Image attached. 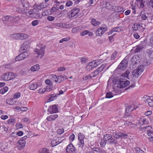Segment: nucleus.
Listing matches in <instances>:
<instances>
[{"instance_id":"obj_5","label":"nucleus","mask_w":153,"mask_h":153,"mask_svg":"<svg viewBox=\"0 0 153 153\" xmlns=\"http://www.w3.org/2000/svg\"><path fill=\"white\" fill-rule=\"evenodd\" d=\"M128 63V61L125 59H124L120 63L115 71H118V70H125L127 66Z\"/></svg>"},{"instance_id":"obj_32","label":"nucleus","mask_w":153,"mask_h":153,"mask_svg":"<svg viewBox=\"0 0 153 153\" xmlns=\"http://www.w3.org/2000/svg\"><path fill=\"white\" fill-rule=\"evenodd\" d=\"M91 24L94 26H97L100 24L99 21H97L95 19H92L91 22Z\"/></svg>"},{"instance_id":"obj_6","label":"nucleus","mask_w":153,"mask_h":153,"mask_svg":"<svg viewBox=\"0 0 153 153\" xmlns=\"http://www.w3.org/2000/svg\"><path fill=\"white\" fill-rule=\"evenodd\" d=\"M15 77L14 74L12 72H7L2 76V79L6 81H8L13 79Z\"/></svg>"},{"instance_id":"obj_64","label":"nucleus","mask_w":153,"mask_h":153,"mask_svg":"<svg viewBox=\"0 0 153 153\" xmlns=\"http://www.w3.org/2000/svg\"><path fill=\"white\" fill-rule=\"evenodd\" d=\"M66 70L65 68L63 67H59L58 68L57 71H63Z\"/></svg>"},{"instance_id":"obj_31","label":"nucleus","mask_w":153,"mask_h":153,"mask_svg":"<svg viewBox=\"0 0 153 153\" xmlns=\"http://www.w3.org/2000/svg\"><path fill=\"white\" fill-rule=\"evenodd\" d=\"M40 69V66L39 65L36 64L32 66L30 68L32 71H39Z\"/></svg>"},{"instance_id":"obj_61","label":"nucleus","mask_w":153,"mask_h":153,"mask_svg":"<svg viewBox=\"0 0 153 153\" xmlns=\"http://www.w3.org/2000/svg\"><path fill=\"white\" fill-rule=\"evenodd\" d=\"M73 3L71 1H68L66 3V5L68 7H70L72 4Z\"/></svg>"},{"instance_id":"obj_33","label":"nucleus","mask_w":153,"mask_h":153,"mask_svg":"<svg viewBox=\"0 0 153 153\" xmlns=\"http://www.w3.org/2000/svg\"><path fill=\"white\" fill-rule=\"evenodd\" d=\"M148 14L144 12V11H142L140 12V15L142 19L144 20H146L147 19Z\"/></svg>"},{"instance_id":"obj_47","label":"nucleus","mask_w":153,"mask_h":153,"mask_svg":"<svg viewBox=\"0 0 153 153\" xmlns=\"http://www.w3.org/2000/svg\"><path fill=\"white\" fill-rule=\"evenodd\" d=\"M88 59L87 58L85 57H81L80 58V61L82 64H85L88 61Z\"/></svg>"},{"instance_id":"obj_11","label":"nucleus","mask_w":153,"mask_h":153,"mask_svg":"<svg viewBox=\"0 0 153 153\" xmlns=\"http://www.w3.org/2000/svg\"><path fill=\"white\" fill-rule=\"evenodd\" d=\"M79 10L80 9L78 8H75L71 10L68 15L69 18H71L74 17L79 13Z\"/></svg>"},{"instance_id":"obj_50","label":"nucleus","mask_w":153,"mask_h":153,"mask_svg":"<svg viewBox=\"0 0 153 153\" xmlns=\"http://www.w3.org/2000/svg\"><path fill=\"white\" fill-rule=\"evenodd\" d=\"M105 141L106 140H104V138L103 139H102L101 140V142L100 143V145L102 147H103L105 145Z\"/></svg>"},{"instance_id":"obj_1","label":"nucleus","mask_w":153,"mask_h":153,"mask_svg":"<svg viewBox=\"0 0 153 153\" xmlns=\"http://www.w3.org/2000/svg\"><path fill=\"white\" fill-rule=\"evenodd\" d=\"M133 110V109H131V106L126 108L124 114V118L126 120H123L125 121L124 124L125 125L129 126L132 124V120L131 119L134 117V114L131 113V111Z\"/></svg>"},{"instance_id":"obj_23","label":"nucleus","mask_w":153,"mask_h":153,"mask_svg":"<svg viewBox=\"0 0 153 153\" xmlns=\"http://www.w3.org/2000/svg\"><path fill=\"white\" fill-rule=\"evenodd\" d=\"M141 27H143V25L140 26V24L137 23H135L132 26V29L133 31H136L138 30Z\"/></svg>"},{"instance_id":"obj_20","label":"nucleus","mask_w":153,"mask_h":153,"mask_svg":"<svg viewBox=\"0 0 153 153\" xmlns=\"http://www.w3.org/2000/svg\"><path fill=\"white\" fill-rule=\"evenodd\" d=\"M20 19V18L19 16H11L10 24L12 25L13 23H16L18 22Z\"/></svg>"},{"instance_id":"obj_48","label":"nucleus","mask_w":153,"mask_h":153,"mask_svg":"<svg viewBox=\"0 0 153 153\" xmlns=\"http://www.w3.org/2000/svg\"><path fill=\"white\" fill-rule=\"evenodd\" d=\"M44 4L43 3H41L37 6L36 8L40 10L44 7Z\"/></svg>"},{"instance_id":"obj_22","label":"nucleus","mask_w":153,"mask_h":153,"mask_svg":"<svg viewBox=\"0 0 153 153\" xmlns=\"http://www.w3.org/2000/svg\"><path fill=\"white\" fill-rule=\"evenodd\" d=\"M68 79L67 76L60 75L57 76V82L60 83Z\"/></svg>"},{"instance_id":"obj_51","label":"nucleus","mask_w":153,"mask_h":153,"mask_svg":"<svg viewBox=\"0 0 153 153\" xmlns=\"http://www.w3.org/2000/svg\"><path fill=\"white\" fill-rule=\"evenodd\" d=\"M55 25L57 27L61 28L64 27L63 23L62 22L56 23L55 24Z\"/></svg>"},{"instance_id":"obj_8","label":"nucleus","mask_w":153,"mask_h":153,"mask_svg":"<svg viewBox=\"0 0 153 153\" xmlns=\"http://www.w3.org/2000/svg\"><path fill=\"white\" fill-rule=\"evenodd\" d=\"M11 19V16H6L2 18V20L5 26H9L12 25V24H10Z\"/></svg>"},{"instance_id":"obj_45","label":"nucleus","mask_w":153,"mask_h":153,"mask_svg":"<svg viewBox=\"0 0 153 153\" xmlns=\"http://www.w3.org/2000/svg\"><path fill=\"white\" fill-rule=\"evenodd\" d=\"M80 29L79 27H76L72 28L71 31L73 33H76L80 31Z\"/></svg>"},{"instance_id":"obj_13","label":"nucleus","mask_w":153,"mask_h":153,"mask_svg":"<svg viewBox=\"0 0 153 153\" xmlns=\"http://www.w3.org/2000/svg\"><path fill=\"white\" fill-rule=\"evenodd\" d=\"M66 150L68 153H75L76 152V149L71 143L67 146Z\"/></svg>"},{"instance_id":"obj_26","label":"nucleus","mask_w":153,"mask_h":153,"mask_svg":"<svg viewBox=\"0 0 153 153\" xmlns=\"http://www.w3.org/2000/svg\"><path fill=\"white\" fill-rule=\"evenodd\" d=\"M144 48V46L143 44H140L136 47L134 50V52L137 53L140 52L143 48Z\"/></svg>"},{"instance_id":"obj_54","label":"nucleus","mask_w":153,"mask_h":153,"mask_svg":"<svg viewBox=\"0 0 153 153\" xmlns=\"http://www.w3.org/2000/svg\"><path fill=\"white\" fill-rule=\"evenodd\" d=\"M75 138V135L74 134H72L69 137V140L73 141L74 140Z\"/></svg>"},{"instance_id":"obj_43","label":"nucleus","mask_w":153,"mask_h":153,"mask_svg":"<svg viewBox=\"0 0 153 153\" xmlns=\"http://www.w3.org/2000/svg\"><path fill=\"white\" fill-rule=\"evenodd\" d=\"M92 150L93 151L96 152L98 153H101L102 151L99 148L97 147H93L91 148Z\"/></svg>"},{"instance_id":"obj_2","label":"nucleus","mask_w":153,"mask_h":153,"mask_svg":"<svg viewBox=\"0 0 153 153\" xmlns=\"http://www.w3.org/2000/svg\"><path fill=\"white\" fill-rule=\"evenodd\" d=\"M130 81L126 79L121 78L118 81L117 87L120 88H123L129 84Z\"/></svg>"},{"instance_id":"obj_55","label":"nucleus","mask_w":153,"mask_h":153,"mask_svg":"<svg viewBox=\"0 0 153 153\" xmlns=\"http://www.w3.org/2000/svg\"><path fill=\"white\" fill-rule=\"evenodd\" d=\"M86 69L87 71L89 72L92 70L93 69L88 64L86 67Z\"/></svg>"},{"instance_id":"obj_63","label":"nucleus","mask_w":153,"mask_h":153,"mask_svg":"<svg viewBox=\"0 0 153 153\" xmlns=\"http://www.w3.org/2000/svg\"><path fill=\"white\" fill-rule=\"evenodd\" d=\"M54 19V17L51 16H49L47 17V19L50 21H52Z\"/></svg>"},{"instance_id":"obj_30","label":"nucleus","mask_w":153,"mask_h":153,"mask_svg":"<svg viewBox=\"0 0 153 153\" xmlns=\"http://www.w3.org/2000/svg\"><path fill=\"white\" fill-rule=\"evenodd\" d=\"M22 4L23 6L26 8H28L29 6V3L27 0H22L21 1Z\"/></svg>"},{"instance_id":"obj_28","label":"nucleus","mask_w":153,"mask_h":153,"mask_svg":"<svg viewBox=\"0 0 153 153\" xmlns=\"http://www.w3.org/2000/svg\"><path fill=\"white\" fill-rule=\"evenodd\" d=\"M18 143L19 146L22 149L24 147L26 144V141L24 140H20Z\"/></svg>"},{"instance_id":"obj_56","label":"nucleus","mask_w":153,"mask_h":153,"mask_svg":"<svg viewBox=\"0 0 153 153\" xmlns=\"http://www.w3.org/2000/svg\"><path fill=\"white\" fill-rule=\"evenodd\" d=\"M39 22L38 20H35L32 22L31 24L33 26H36L39 23Z\"/></svg>"},{"instance_id":"obj_27","label":"nucleus","mask_w":153,"mask_h":153,"mask_svg":"<svg viewBox=\"0 0 153 153\" xmlns=\"http://www.w3.org/2000/svg\"><path fill=\"white\" fill-rule=\"evenodd\" d=\"M95 77V76L94 74L93 73V72H92L90 74L84 77L83 78V79L84 80H89L92 78H94Z\"/></svg>"},{"instance_id":"obj_16","label":"nucleus","mask_w":153,"mask_h":153,"mask_svg":"<svg viewBox=\"0 0 153 153\" xmlns=\"http://www.w3.org/2000/svg\"><path fill=\"white\" fill-rule=\"evenodd\" d=\"M46 46L45 45H41L40 48L39 49L38 48L36 49L35 50V52H36L38 55H42V56L44 54L45 48Z\"/></svg>"},{"instance_id":"obj_18","label":"nucleus","mask_w":153,"mask_h":153,"mask_svg":"<svg viewBox=\"0 0 153 153\" xmlns=\"http://www.w3.org/2000/svg\"><path fill=\"white\" fill-rule=\"evenodd\" d=\"M30 45L29 42L25 41L23 43L22 46L21 47L20 51L21 52L27 51Z\"/></svg>"},{"instance_id":"obj_34","label":"nucleus","mask_w":153,"mask_h":153,"mask_svg":"<svg viewBox=\"0 0 153 153\" xmlns=\"http://www.w3.org/2000/svg\"><path fill=\"white\" fill-rule=\"evenodd\" d=\"M39 153H51V152L49 149L44 148L40 149L39 151Z\"/></svg>"},{"instance_id":"obj_44","label":"nucleus","mask_w":153,"mask_h":153,"mask_svg":"<svg viewBox=\"0 0 153 153\" xmlns=\"http://www.w3.org/2000/svg\"><path fill=\"white\" fill-rule=\"evenodd\" d=\"M113 97V94L111 92H109L106 93L105 97L106 98H110Z\"/></svg>"},{"instance_id":"obj_58","label":"nucleus","mask_w":153,"mask_h":153,"mask_svg":"<svg viewBox=\"0 0 153 153\" xmlns=\"http://www.w3.org/2000/svg\"><path fill=\"white\" fill-rule=\"evenodd\" d=\"M113 31L114 32H119L120 30V28L119 27H115L113 28L112 29Z\"/></svg>"},{"instance_id":"obj_4","label":"nucleus","mask_w":153,"mask_h":153,"mask_svg":"<svg viewBox=\"0 0 153 153\" xmlns=\"http://www.w3.org/2000/svg\"><path fill=\"white\" fill-rule=\"evenodd\" d=\"M104 139L106 141H107L109 144H116L118 143L117 140L113 138L110 134H105L104 135Z\"/></svg>"},{"instance_id":"obj_46","label":"nucleus","mask_w":153,"mask_h":153,"mask_svg":"<svg viewBox=\"0 0 153 153\" xmlns=\"http://www.w3.org/2000/svg\"><path fill=\"white\" fill-rule=\"evenodd\" d=\"M51 79L53 82H57V76L55 75H51Z\"/></svg>"},{"instance_id":"obj_57","label":"nucleus","mask_w":153,"mask_h":153,"mask_svg":"<svg viewBox=\"0 0 153 153\" xmlns=\"http://www.w3.org/2000/svg\"><path fill=\"white\" fill-rule=\"evenodd\" d=\"M70 39L69 37L65 38L62 39L59 41L60 43H62L64 41L67 42Z\"/></svg>"},{"instance_id":"obj_9","label":"nucleus","mask_w":153,"mask_h":153,"mask_svg":"<svg viewBox=\"0 0 153 153\" xmlns=\"http://www.w3.org/2000/svg\"><path fill=\"white\" fill-rule=\"evenodd\" d=\"M142 67V65H140L139 67H138L136 69L134 70L132 74L134 77H138L140 74H141L143 72V70L141 68Z\"/></svg>"},{"instance_id":"obj_15","label":"nucleus","mask_w":153,"mask_h":153,"mask_svg":"<svg viewBox=\"0 0 153 153\" xmlns=\"http://www.w3.org/2000/svg\"><path fill=\"white\" fill-rule=\"evenodd\" d=\"M65 140V138L62 139V137L57 138L52 140L51 142V144L53 146H55L62 142L64 140Z\"/></svg>"},{"instance_id":"obj_42","label":"nucleus","mask_w":153,"mask_h":153,"mask_svg":"<svg viewBox=\"0 0 153 153\" xmlns=\"http://www.w3.org/2000/svg\"><path fill=\"white\" fill-rule=\"evenodd\" d=\"M7 123L8 124H14L16 123V120L14 118L10 119L8 120Z\"/></svg>"},{"instance_id":"obj_24","label":"nucleus","mask_w":153,"mask_h":153,"mask_svg":"<svg viewBox=\"0 0 153 153\" xmlns=\"http://www.w3.org/2000/svg\"><path fill=\"white\" fill-rule=\"evenodd\" d=\"M45 83L48 85L46 87L47 89L49 88L50 90H51L52 89L53 87V83L50 80L47 79L45 80Z\"/></svg>"},{"instance_id":"obj_3","label":"nucleus","mask_w":153,"mask_h":153,"mask_svg":"<svg viewBox=\"0 0 153 153\" xmlns=\"http://www.w3.org/2000/svg\"><path fill=\"white\" fill-rule=\"evenodd\" d=\"M108 29L107 26L104 24L102 25V27L98 28L96 32V36H102Z\"/></svg>"},{"instance_id":"obj_14","label":"nucleus","mask_w":153,"mask_h":153,"mask_svg":"<svg viewBox=\"0 0 153 153\" xmlns=\"http://www.w3.org/2000/svg\"><path fill=\"white\" fill-rule=\"evenodd\" d=\"M48 111L50 114L56 113L58 112V107L56 105H51L48 110Z\"/></svg>"},{"instance_id":"obj_7","label":"nucleus","mask_w":153,"mask_h":153,"mask_svg":"<svg viewBox=\"0 0 153 153\" xmlns=\"http://www.w3.org/2000/svg\"><path fill=\"white\" fill-rule=\"evenodd\" d=\"M78 137L79 142L77 146L79 148H82L84 145V136L81 133H80L78 134Z\"/></svg>"},{"instance_id":"obj_38","label":"nucleus","mask_w":153,"mask_h":153,"mask_svg":"<svg viewBox=\"0 0 153 153\" xmlns=\"http://www.w3.org/2000/svg\"><path fill=\"white\" fill-rule=\"evenodd\" d=\"M149 117H147V118H143L142 119V124H146V125L148 124V123H149Z\"/></svg>"},{"instance_id":"obj_52","label":"nucleus","mask_w":153,"mask_h":153,"mask_svg":"<svg viewBox=\"0 0 153 153\" xmlns=\"http://www.w3.org/2000/svg\"><path fill=\"white\" fill-rule=\"evenodd\" d=\"M16 127L17 128H20L23 127V125L21 123H17L16 125Z\"/></svg>"},{"instance_id":"obj_10","label":"nucleus","mask_w":153,"mask_h":153,"mask_svg":"<svg viewBox=\"0 0 153 153\" xmlns=\"http://www.w3.org/2000/svg\"><path fill=\"white\" fill-rule=\"evenodd\" d=\"M29 54L27 52L24 51L16 57L15 59L16 61H18L27 58L29 55Z\"/></svg>"},{"instance_id":"obj_25","label":"nucleus","mask_w":153,"mask_h":153,"mask_svg":"<svg viewBox=\"0 0 153 153\" xmlns=\"http://www.w3.org/2000/svg\"><path fill=\"white\" fill-rule=\"evenodd\" d=\"M38 87V85L36 82H33L31 83L29 86L30 89L34 90L36 89Z\"/></svg>"},{"instance_id":"obj_60","label":"nucleus","mask_w":153,"mask_h":153,"mask_svg":"<svg viewBox=\"0 0 153 153\" xmlns=\"http://www.w3.org/2000/svg\"><path fill=\"white\" fill-rule=\"evenodd\" d=\"M88 30H85L84 31L81 32L80 33V35L81 36H84L85 35L88 34Z\"/></svg>"},{"instance_id":"obj_36","label":"nucleus","mask_w":153,"mask_h":153,"mask_svg":"<svg viewBox=\"0 0 153 153\" xmlns=\"http://www.w3.org/2000/svg\"><path fill=\"white\" fill-rule=\"evenodd\" d=\"M20 33H15L11 35V37L15 39H19Z\"/></svg>"},{"instance_id":"obj_19","label":"nucleus","mask_w":153,"mask_h":153,"mask_svg":"<svg viewBox=\"0 0 153 153\" xmlns=\"http://www.w3.org/2000/svg\"><path fill=\"white\" fill-rule=\"evenodd\" d=\"M106 65L105 64L102 65L100 67L98 68L96 70H95L93 73L94 74L95 76H96L99 74L104 69Z\"/></svg>"},{"instance_id":"obj_49","label":"nucleus","mask_w":153,"mask_h":153,"mask_svg":"<svg viewBox=\"0 0 153 153\" xmlns=\"http://www.w3.org/2000/svg\"><path fill=\"white\" fill-rule=\"evenodd\" d=\"M138 5H140V8H143L144 7V4L143 3V1L142 0H139L137 2Z\"/></svg>"},{"instance_id":"obj_21","label":"nucleus","mask_w":153,"mask_h":153,"mask_svg":"<svg viewBox=\"0 0 153 153\" xmlns=\"http://www.w3.org/2000/svg\"><path fill=\"white\" fill-rule=\"evenodd\" d=\"M58 96V94H53L48 95V102H50L55 100Z\"/></svg>"},{"instance_id":"obj_59","label":"nucleus","mask_w":153,"mask_h":153,"mask_svg":"<svg viewBox=\"0 0 153 153\" xmlns=\"http://www.w3.org/2000/svg\"><path fill=\"white\" fill-rule=\"evenodd\" d=\"M64 132V129L63 128H60L58 129L57 131V132L58 134H62Z\"/></svg>"},{"instance_id":"obj_37","label":"nucleus","mask_w":153,"mask_h":153,"mask_svg":"<svg viewBox=\"0 0 153 153\" xmlns=\"http://www.w3.org/2000/svg\"><path fill=\"white\" fill-rule=\"evenodd\" d=\"M147 53L149 57L153 59V49H151L148 50Z\"/></svg>"},{"instance_id":"obj_40","label":"nucleus","mask_w":153,"mask_h":153,"mask_svg":"<svg viewBox=\"0 0 153 153\" xmlns=\"http://www.w3.org/2000/svg\"><path fill=\"white\" fill-rule=\"evenodd\" d=\"M129 73V71H128L126 70L123 74H122L121 76L122 77L128 78Z\"/></svg>"},{"instance_id":"obj_62","label":"nucleus","mask_w":153,"mask_h":153,"mask_svg":"<svg viewBox=\"0 0 153 153\" xmlns=\"http://www.w3.org/2000/svg\"><path fill=\"white\" fill-rule=\"evenodd\" d=\"M20 96V94L19 93H17L15 94L13 96V97L14 98L17 99L18 98H19Z\"/></svg>"},{"instance_id":"obj_17","label":"nucleus","mask_w":153,"mask_h":153,"mask_svg":"<svg viewBox=\"0 0 153 153\" xmlns=\"http://www.w3.org/2000/svg\"><path fill=\"white\" fill-rule=\"evenodd\" d=\"M39 10L36 8H34L32 10V13L35 14V17L36 19L41 18L42 17V16H45L44 15L43 13H42V15H41V13L39 12Z\"/></svg>"},{"instance_id":"obj_41","label":"nucleus","mask_w":153,"mask_h":153,"mask_svg":"<svg viewBox=\"0 0 153 153\" xmlns=\"http://www.w3.org/2000/svg\"><path fill=\"white\" fill-rule=\"evenodd\" d=\"M28 37V36L24 33H20L19 39H24Z\"/></svg>"},{"instance_id":"obj_35","label":"nucleus","mask_w":153,"mask_h":153,"mask_svg":"<svg viewBox=\"0 0 153 153\" xmlns=\"http://www.w3.org/2000/svg\"><path fill=\"white\" fill-rule=\"evenodd\" d=\"M148 97L149 98L146 100V102H147L150 107H153V100L150 99L149 97Z\"/></svg>"},{"instance_id":"obj_39","label":"nucleus","mask_w":153,"mask_h":153,"mask_svg":"<svg viewBox=\"0 0 153 153\" xmlns=\"http://www.w3.org/2000/svg\"><path fill=\"white\" fill-rule=\"evenodd\" d=\"M8 90V88L7 86L3 88L0 90V92L2 94L5 93Z\"/></svg>"},{"instance_id":"obj_12","label":"nucleus","mask_w":153,"mask_h":153,"mask_svg":"<svg viewBox=\"0 0 153 153\" xmlns=\"http://www.w3.org/2000/svg\"><path fill=\"white\" fill-rule=\"evenodd\" d=\"M113 135L114 138L117 139L120 138H126L127 135L124 134L123 133L119 132L117 133L114 132Z\"/></svg>"},{"instance_id":"obj_53","label":"nucleus","mask_w":153,"mask_h":153,"mask_svg":"<svg viewBox=\"0 0 153 153\" xmlns=\"http://www.w3.org/2000/svg\"><path fill=\"white\" fill-rule=\"evenodd\" d=\"M117 9L118 10V12L120 13H123L124 11H123V8L121 6L117 7Z\"/></svg>"},{"instance_id":"obj_29","label":"nucleus","mask_w":153,"mask_h":153,"mask_svg":"<svg viewBox=\"0 0 153 153\" xmlns=\"http://www.w3.org/2000/svg\"><path fill=\"white\" fill-rule=\"evenodd\" d=\"M57 117V114H52L48 117L46 119L48 121H51L55 120Z\"/></svg>"}]
</instances>
